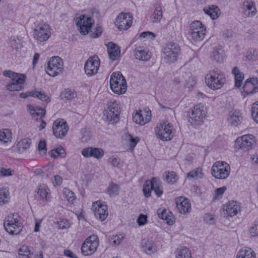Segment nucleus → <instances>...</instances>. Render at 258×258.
I'll return each mask as SVG.
<instances>
[{
    "instance_id": "obj_49",
    "label": "nucleus",
    "mask_w": 258,
    "mask_h": 258,
    "mask_svg": "<svg viewBox=\"0 0 258 258\" xmlns=\"http://www.w3.org/2000/svg\"><path fill=\"white\" fill-rule=\"evenodd\" d=\"M123 139L125 141L130 145H136L140 141V138L138 137H134L129 134H125Z\"/></svg>"
},
{
    "instance_id": "obj_59",
    "label": "nucleus",
    "mask_w": 258,
    "mask_h": 258,
    "mask_svg": "<svg viewBox=\"0 0 258 258\" xmlns=\"http://www.w3.org/2000/svg\"><path fill=\"white\" fill-rule=\"evenodd\" d=\"M147 216L143 214H140L137 220V222L139 226L144 225L147 223Z\"/></svg>"
},
{
    "instance_id": "obj_5",
    "label": "nucleus",
    "mask_w": 258,
    "mask_h": 258,
    "mask_svg": "<svg viewBox=\"0 0 258 258\" xmlns=\"http://www.w3.org/2000/svg\"><path fill=\"white\" fill-rule=\"evenodd\" d=\"M180 51V48L178 45L172 42L167 43L162 48L164 59L169 63L176 60Z\"/></svg>"
},
{
    "instance_id": "obj_1",
    "label": "nucleus",
    "mask_w": 258,
    "mask_h": 258,
    "mask_svg": "<svg viewBox=\"0 0 258 258\" xmlns=\"http://www.w3.org/2000/svg\"><path fill=\"white\" fill-rule=\"evenodd\" d=\"M205 81L209 88L213 90H217L223 87L226 82V78L222 72L215 69L206 75Z\"/></svg>"
},
{
    "instance_id": "obj_7",
    "label": "nucleus",
    "mask_w": 258,
    "mask_h": 258,
    "mask_svg": "<svg viewBox=\"0 0 258 258\" xmlns=\"http://www.w3.org/2000/svg\"><path fill=\"white\" fill-rule=\"evenodd\" d=\"M206 115V112L204 106L201 104L196 105L189 112L188 121L192 125H198L203 122Z\"/></svg>"
},
{
    "instance_id": "obj_57",
    "label": "nucleus",
    "mask_w": 258,
    "mask_h": 258,
    "mask_svg": "<svg viewBox=\"0 0 258 258\" xmlns=\"http://www.w3.org/2000/svg\"><path fill=\"white\" fill-rule=\"evenodd\" d=\"M226 189L227 188L225 186L218 188L215 191L214 199H218L221 198Z\"/></svg>"
},
{
    "instance_id": "obj_12",
    "label": "nucleus",
    "mask_w": 258,
    "mask_h": 258,
    "mask_svg": "<svg viewBox=\"0 0 258 258\" xmlns=\"http://www.w3.org/2000/svg\"><path fill=\"white\" fill-rule=\"evenodd\" d=\"M52 129L55 137L61 139L67 135L69 126L63 119H57L54 121Z\"/></svg>"
},
{
    "instance_id": "obj_28",
    "label": "nucleus",
    "mask_w": 258,
    "mask_h": 258,
    "mask_svg": "<svg viewBox=\"0 0 258 258\" xmlns=\"http://www.w3.org/2000/svg\"><path fill=\"white\" fill-rule=\"evenodd\" d=\"M231 73L234 76L235 86L237 88L240 87L244 78V74L237 67L233 68Z\"/></svg>"
},
{
    "instance_id": "obj_41",
    "label": "nucleus",
    "mask_w": 258,
    "mask_h": 258,
    "mask_svg": "<svg viewBox=\"0 0 258 258\" xmlns=\"http://www.w3.org/2000/svg\"><path fill=\"white\" fill-rule=\"evenodd\" d=\"M163 17L162 9L160 6L156 8L151 16L152 22L153 23L159 22Z\"/></svg>"
},
{
    "instance_id": "obj_63",
    "label": "nucleus",
    "mask_w": 258,
    "mask_h": 258,
    "mask_svg": "<svg viewBox=\"0 0 258 258\" xmlns=\"http://www.w3.org/2000/svg\"><path fill=\"white\" fill-rule=\"evenodd\" d=\"M140 37L150 38L151 39H154L155 37V35L154 33L151 32L146 31L141 33L140 35Z\"/></svg>"
},
{
    "instance_id": "obj_34",
    "label": "nucleus",
    "mask_w": 258,
    "mask_h": 258,
    "mask_svg": "<svg viewBox=\"0 0 258 258\" xmlns=\"http://www.w3.org/2000/svg\"><path fill=\"white\" fill-rule=\"evenodd\" d=\"M141 112V111H140L139 112H137L135 115H133V119L136 123L140 124V125H144L149 121L150 116L146 115V116L144 119Z\"/></svg>"
},
{
    "instance_id": "obj_62",
    "label": "nucleus",
    "mask_w": 258,
    "mask_h": 258,
    "mask_svg": "<svg viewBox=\"0 0 258 258\" xmlns=\"http://www.w3.org/2000/svg\"><path fill=\"white\" fill-rule=\"evenodd\" d=\"M109 109H111L112 111H113L115 113V117L119 116V111L118 107V104L116 102H113L108 107Z\"/></svg>"
},
{
    "instance_id": "obj_52",
    "label": "nucleus",
    "mask_w": 258,
    "mask_h": 258,
    "mask_svg": "<svg viewBox=\"0 0 258 258\" xmlns=\"http://www.w3.org/2000/svg\"><path fill=\"white\" fill-rule=\"evenodd\" d=\"M23 88L22 84L15 82L8 84L6 86V90L10 91H18L22 90Z\"/></svg>"
},
{
    "instance_id": "obj_25",
    "label": "nucleus",
    "mask_w": 258,
    "mask_h": 258,
    "mask_svg": "<svg viewBox=\"0 0 258 258\" xmlns=\"http://www.w3.org/2000/svg\"><path fill=\"white\" fill-rule=\"evenodd\" d=\"M255 137L251 134H247L238 137L235 140L236 145H253L255 144Z\"/></svg>"
},
{
    "instance_id": "obj_42",
    "label": "nucleus",
    "mask_w": 258,
    "mask_h": 258,
    "mask_svg": "<svg viewBox=\"0 0 258 258\" xmlns=\"http://www.w3.org/2000/svg\"><path fill=\"white\" fill-rule=\"evenodd\" d=\"M154 187V183L151 180H147L143 186V191L146 197H149L151 196V191Z\"/></svg>"
},
{
    "instance_id": "obj_40",
    "label": "nucleus",
    "mask_w": 258,
    "mask_h": 258,
    "mask_svg": "<svg viewBox=\"0 0 258 258\" xmlns=\"http://www.w3.org/2000/svg\"><path fill=\"white\" fill-rule=\"evenodd\" d=\"M152 182L154 183L153 190L154 191V192L157 196L160 197L163 193V190L159 179L157 177H153L152 178Z\"/></svg>"
},
{
    "instance_id": "obj_39",
    "label": "nucleus",
    "mask_w": 258,
    "mask_h": 258,
    "mask_svg": "<svg viewBox=\"0 0 258 258\" xmlns=\"http://www.w3.org/2000/svg\"><path fill=\"white\" fill-rule=\"evenodd\" d=\"M212 54L213 58L217 62L222 60L224 58V51L220 46L214 47Z\"/></svg>"
},
{
    "instance_id": "obj_31",
    "label": "nucleus",
    "mask_w": 258,
    "mask_h": 258,
    "mask_svg": "<svg viewBox=\"0 0 258 258\" xmlns=\"http://www.w3.org/2000/svg\"><path fill=\"white\" fill-rule=\"evenodd\" d=\"M237 258H256L255 253L251 248L247 247L241 248L237 252Z\"/></svg>"
},
{
    "instance_id": "obj_56",
    "label": "nucleus",
    "mask_w": 258,
    "mask_h": 258,
    "mask_svg": "<svg viewBox=\"0 0 258 258\" xmlns=\"http://www.w3.org/2000/svg\"><path fill=\"white\" fill-rule=\"evenodd\" d=\"M58 228L61 229H66L70 227V223L68 220L65 219H59L57 222Z\"/></svg>"
},
{
    "instance_id": "obj_64",
    "label": "nucleus",
    "mask_w": 258,
    "mask_h": 258,
    "mask_svg": "<svg viewBox=\"0 0 258 258\" xmlns=\"http://www.w3.org/2000/svg\"><path fill=\"white\" fill-rule=\"evenodd\" d=\"M0 173L3 176H10L12 175V172L10 168L6 169L4 168H1Z\"/></svg>"
},
{
    "instance_id": "obj_46",
    "label": "nucleus",
    "mask_w": 258,
    "mask_h": 258,
    "mask_svg": "<svg viewBox=\"0 0 258 258\" xmlns=\"http://www.w3.org/2000/svg\"><path fill=\"white\" fill-rule=\"evenodd\" d=\"M10 199V194L8 189L0 188V205L7 203Z\"/></svg>"
},
{
    "instance_id": "obj_55",
    "label": "nucleus",
    "mask_w": 258,
    "mask_h": 258,
    "mask_svg": "<svg viewBox=\"0 0 258 258\" xmlns=\"http://www.w3.org/2000/svg\"><path fill=\"white\" fill-rule=\"evenodd\" d=\"M251 115L253 120L258 123V101L252 104Z\"/></svg>"
},
{
    "instance_id": "obj_18",
    "label": "nucleus",
    "mask_w": 258,
    "mask_h": 258,
    "mask_svg": "<svg viewBox=\"0 0 258 258\" xmlns=\"http://www.w3.org/2000/svg\"><path fill=\"white\" fill-rule=\"evenodd\" d=\"M175 204L179 213L185 214L191 210V204L189 201L182 197H179L176 199Z\"/></svg>"
},
{
    "instance_id": "obj_11",
    "label": "nucleus",
    "mask_w": 258,
    "mask_h": 258,
    "mask_svg": "<svg viewBox=\"0 0 258 258\" xmlns=\"http://www.w3.org/2000/svg\"><path fill=\"white\" fill-rule=\"evenodd\" d=\"M50 35V28L47 24L39 25L34 30V38L40 42L48 40Z\"/></svg>"
},
{
    "instance_id": "obj_23",
    "label": "nucleus",
    "mask_w": 258,
    "mask_h": 258,
    "mask_svg": "<svg viewBox=\"0 0 258 258\" xmlns=\"http://www.w3.org/2000/svg\"><path fill=\"white\" fill-rule=\"evenodd\" d=\"M243 118L242 114L240 111H231L229 113L228 122L232 126H237L242 122Z\"/></svg>"
},
{
    "instance_id": "obj_47",
    "label": "nucleus",
    "mask_w": 258,
    "mask_h": 258,
    "mask_svg": "<svg viewBox=\"0 0 258 258\" xmlns=\"http://www.w3.org/2000/svg\"><path fill=\"white\" fill-rule=\"evenodd\" d=\"M104 116H106L108 121H112V123L117 121L119 116L115 117V113L111 109L107 107L104 112Z\"/></svg>"
},
{
    "instance_id": "obj_51",
    "label": "nucleus",
    "mask_w": 258,
    "mask_h": 258,
    "mask_svg": "<svg viewBox=\"0 0 258 258\" xmlns=\"http://www.w3.org/2000/svg\"><path fill=\"white\" fill-rule=\"evenodd\" d=\"M26 76L23 74L16 73V75H13L12 80L13 82L23 85L26 80Z\"/></svg>"
},
{
    "instance_id": "obj_37",
    "label": "nucleus",
    "mask_w": 258,
    "mask_h": 258,
    "mask_svg": "<svg viewBox=\"0 0 258 258\" xmlns=\"http://www.w3.org/2000/svg\"><path fill=\"white\" fill-rule=\"evenodd\" d=\"M33 252L26 245H22L19 249V258H31Z\"/></svg>"
},
{
    "instance_id": "obj_29",
    "label": "nucleus",
    "mask_w": 258,
    "mask_h": 258,
    "mask_svg": "<svg viewBox=\"0 0 258 258\" xmlns=\"http://www.w3.org/2000/svg\"><path fill=\"white\" fill-rule=\"evenodd\" d=\"M203 11L213 20L217 19L220 14V9L217 6L214 5L205 7L203 9Z\"/></svg>"
},
{
    "instance_id": "obj_3",
    "label": "nucleus",
    "mask_w": 258,
    "mask_h": 258,
    "mask_svg": "<svg viewBox=\"0 0 258 258\" xmlns=\"http://www.w3.org/2000/svg\"><path fill=\"white\" fill-rule=\"evenodd\" d=\"M110 86L112 91L117 94H122L126 91L125 78L119 72L112 74L110 79Z\"/></svg>"
},
{
    "instance_id": "obj_58",
    "label": "nucleus",
    "mask_w": 258,
    "mask_h": 258,
    "mask_svg": "<svg viewBox=\"0 0 258 258\" xmlns=\"http://www.w3.org/2000/svg\"><path fill=\"white\" fill-rule=\"evenodd\" d=\"M249 234L251 237H255L258 235V223H255L251 226L249 230Z\"/></svg>"
},
{
    "instance_id": "obj_61",
    "label": "nucleus",
    "mask_w": 258,
    "mask_h": 258,
    "mask_svg": "<svg viewBox=\"0 0 258 258\" xmlns=\"http://www.w3.org/2000/svg\"><path fill=\"white\" fill-rule=\"evenodd\" d=\"M204 221L209 224H212L214 223V215L210 213H206L204 217Z\"/></svg>"
},
{
    "instance_id": "obj_33",
    "label": "nucleus",
    "mask_w": 258,
    "mask_h": 258,
    "mask_svg": "<svg viewBox=\"0 0 258 258\" xmlns=\"http://www.w3.org/2000/svg\"><path fill=\"white\" fill-rule=\"evenodd\" d=\"M32 97L38 98L42 101L47 103L50 102L49 97L45 93L44 91L41 89H35L32 90Z\"/></svg>"
},
{
    "instance_id": "obj_27",
    "label": "nucleus",
    "mask_w": 258,
    "mask_h": 258,
    "mask_svg": "<svg viewBox=\"0 0 258 258\" xmlns=\"http://www.w3.org/2000/svg\"><path fill=\"white\" fill-rule=\"evenodd\" d=\"M158 216L159 218L163 219L169 225H172L174 223V217L171 213L165 209H160L157 212Z\"/></svg>"
},
{
    "instance_id": "obj_21",
    "label": "nucleus",
    "mask_w": 258,
    "mask_h": 258,
    "mask_svg": "<svg viewBox=\"0 0 258 258\" xmlns=\"http://www.w3.org/2000/svg\"><path fill=\"white\" fill-rule=\"evenodd\" d=\"M141 248L143 252L150 255L156 253L158 250L156 244L152 240L149 239L142 240Z\"/></svg>"
},
{
    "instance_id": "obj_43",
    "label": "nucleus",
    "mask_w": 258,
    "mask_h": 258,
    "mask_svg": "<svg viewBox=\"0 0 258 258\" xmlns=\"http://www.w3.org/2000/svg\"><path fill=\"white\" fill-rule=\"evenodd\" d=\"M203 174L202 170L200 168H197L194 170H191L187 174V178L188 179H197L203 177Z\"/></svg>"
},
{
    "instance_id": "obj_22",
    "label": "nucleus",
    "mask_w": 258,
    "mask_h": 258,
    "mask_svg": "<svg viewBox=\"0 0 258 258\" xmlns=\"http://www.w3.org/2000/svg\"><path fill=\"white\" fill-rule=\"evenodd\" d=\"M242 9L244 15L247 17H253L257 13L255 3L252 0L244 1L242 4Z\"/></svg>"
},
{
    "instance_id": "obj_44",
    "label": "nucleus",
    "mask_w": 258,
    "mask_h": 258,
    "mask_svg": "<svg viewBox=\"0 0 258 258\" xmlns=\"http://www.w3.org/2000/svg\"><path fill=\"white\" fill-rule=\"evenodd\" d=\"M107 163L115 168H120L122 166V163L120 159L118 157L114 156H110L107 161Z\"/></svg>"
},
{
    "instance_id": "obj_26",
    "label": "nucleus",
    "mask_w": 258,
    "mask_h": 258,
    "mask_svg": "<svg viewBox=\"0 0 258 258\" xmlns=\"http://www.w3.org/2000/svg\"><path fill=\"white\" fill-rule=\"evenodd\" d=\"M107 51L109 57L112 60L117 59L120 56V48L118 45L112 42H110L108 43Z\"/></svg>"
},
{
    "instance_id": "obj_45",
    "label": "nucleus",
    "mask_w": 258,
    "mask_h": 258,
    "mask_svg": "<svg viewBox=\"0 0 258 258\" xmlns=\"http://www.w3.org/2000/svg\"><path fill=\"white\" fill-rule=\"evenodd\" d=\"M164 180L169 183H173L177 180L178 177L173 171H166L163 174Z\"/></svg>"
},
{
    "instance_id": "obj_8",
    "label": "nucleus",
    "mask_w": 258,
    "mask_h": 258,
    "mask_svg": "<svg viewBox=\"0 0 258 258\" xmlns=\"http://www.w3.org/2000/svg\"><path fill=\"white\" fill-rule=\"evenodd\" d=\"M99 239L95 235H92L86 239L82 245L81 251L84 255L93 254L97 250L99 245Z\"/></svg>"
},
{
    "instance_id": "obj_4",
    "label": "nucleus",
    "mask_w": 258,
    "mask_h": 258,
    "mask_svg": "<svg viewBox=\"0 0 258 258\" xmlns=\"http://www.w3.org/2000/svg\"><path fill=\"white\" fill-rule=\"evenodd\" d=\"M230 172L229 165L225 161H217L212 167V175L216 178L225 179L227 178Z\"/></svg>"
},
{
    "instance_id": "obj_2",
    "label": "nucleus",
    "mask_w": 258,
    "mask_h": 258,
    "mask_svg": "<svg viewBox=\"0 0 258 258\" xmlns=\"http://www.w3.org/2000/svg\"><path fill=\"white\" fill-rule=\"evenodd\" d=\"M4 226L10 234H18L22 229V223L17 214H10L5 218Z\"/></svg>"
},
{
    "instance_id": "obj_60",
    "label": "nucleus",
    "mask_w": 258,
    "mask_h": 258,
    "mask_svg": "<svg viewBox=\"0 0 258 258\" xmlns=\"http://www.w3.org/2000/svg\"><path fill=\"white\" fill-rule=\"evenodd\" d=\"M91 135L90 131L86 130L83 133L82 136L81 138L82 143H85L87 142L91 139Z\"/></svg>"
},
{
    "instance_id": "obj_20",
    "label": "nucleus",
    "mask_w": 258,
    "mask_h": 258,
    "mask_svg": "<svg viewBox=\"0 0 258 258\" xmlns=\"http://www.w3.org/2000/svg\"><path fill=\"white\" fill-rule=\"evenodd\" d=\"M243 88L247 94H253L258 92V80L254 78L247 79L244 82Z\"/></svg>"
},
{
    "instance_id": "obj_36",
    "label": "nucleus",
    "mask_w": 258,
    "mask_h": 258,
    "mask_svg": "<svg viewBox=\"0 0 258 258\" xmlns=\"http://www.w3.org/2000/svg\"><path fill=\"white\" fill-rule=\"evenodd\" d=\"M61 99L64 102L71 100L77 96V93L71 89H66L61 94Z\"/></svg>"
},
{
    "instance_id": "obj_9",
    "label": "nucleus",
    "mask_w": 258,
    "mask_h": 258,
    "mask_svg": "<svg viewBox=\"0 0 258 258\" xmlns=\"http://www.w3.org/2000/svg\"><path fill=\"white\" fill-rule=\"evenodd\" d=\"M94 24V20L91 17L82 15L76 19V25L82 35L88 34Z\"/></svg>"
},
{
    "instance_id": "obj_14",
    "label": "nucleus",
    "mask_w": 258,
    "mask_h": 258,
    "mask_svg": "<svg viewBox=\"0 0 258 258\" xmlns=\"http://www.w3.org/2000/svg\"><path fill=\"white\" fill-rule=\"evenodd\" d=\"M100 66V60L97 55L90 57L86 61L84 69L86 74L92 76L96 74Z\"/></svg>"
},
{
    "instance_id": "obj_19",
    "label": "nucleus",
    "mask_w": 258,
    "mask_h": 258,
    "mask_svg": "<svg viewBox=\"0 0 258 258\" xmlns=\"http://www.w3.org/2000/svg\"><path fill=\"white\" fill-rule=\"evenodd\" d=\"M104 151L101 148L89 147L82 151V154L86 158L94 157L97 159H101L104 156Z\"/></svg>"
},
{
    "instance_id": "obj_30",
    "label": "nucleus",
    "mask_w": 258,
    "mask_h": 258,
    "mask_svg": "<svg viewBox=\"0 0 258 258\" xmlns=\"http://www.w3.org/2000/svg\"><path fill=\"white\" fill-rule=\"evenodd\" d=\"M28 108L31 114L32 117L38 120V117L39 116L40 120H42L44 117L45 114V110L43 109L39 108L38 107L34 108L32 106L28 105Z\"/></svg>"
},
{
    "instance_id": "obj_24",
    "label": "nucleus",
    "mask_w": 258,
    "mask_h": 258,
    "mask_svg": "<svg viewBox=\"0 0 258 258\" xmlns=\"http://www.w3.org/2000/svg\"><path fill=\"white\" fill-rule=\"evenodd\" d=\"M135 55L136 59L144 61L149 60L151 57V53L144 47L141 46L135 48Z\"/></svg>"
},
{
    "instance_id": "obj_15",
    "label": "nucleus",
    "mask_w": 258,
    "mask_h": 258,
    "mask_svg": "<svg viewBox=\"0 0 258 258\" xmlns=\"http://www.w3.org/2000/svg\"><path fill=\"white\" fill-rule=\"evenodd\" d=\"M222 210L225 217H232L240 212V206L236 201H232L223 205Z\"/></svg>"
},
{
    "instance_id": "obj_32",
    "label": "nucleus",
    "mask_w": 258,
    "mask_h": 258,
    "mask_svg": "<svg viewBox=\"0 0 258 258\" xmlns=\"http://www.w3.org/2000/svg\"><path fill=\"white\" fill-rule=\"evenodd\" d=\"M37 195L40 197V200L43 201H47V196L49 194V189L45 184H41L38 186L37 190Z\"/></svg>"
},
{
    "instance_id": "obj_50",
    "label": "nucleus",
    "mask_w": 258,
    "mask_h": 258,
    "mask_svg": "<svg viewBox=\"0 0 258 258\" xmlns=\"http://www.w3.org/2000/svg\"><path fill=\"white\" fill-rule=\"evenodd\" d=\"M119 189L118 185L111 183L107 188V193L110 197H114L118 195Z\"/></svg>"
},
{
    "instance_id": "obj_16",
    "label": "nucleus",
    "mask_w": 258,
    "mask_h": 258,
    "mask_svg": "<svg viewBox=\"0 0 258 258\" xmlns=\"http://www.w3.org/2000/svg\"><path fill=\"white\" fill-rule=\"evenodd\" d=\"M92 209L95 216L101 221H104L107 217L108 215L107 207L105 205L102 204L100 201L94 202Z\"/></svg>"
},
{
    "instance_id": "obj_10",
    "label": "nucleus",
    "mask_w": 258,
    "mask_h": 258,
    "mask_svg": "<svg viewBox=\"0 0 258 258\" xmlns=\"http://www.w3.org/2000/svg\"><path fill=\"white\" fill-rule=\"evenodd\" d=\"M206 28L199 21H195L190 25V35L195 41H201L205 35Z\"/></svg>"
},
{
    "instance_id": "obj_53",
    "label": "nucleus",
    "mask_w": 258,
    "mask_h": 258,
    "mask_svg": "<svg viewBox=\"0 0 258 258\" xmlns=\"http://www.w3.org/2000/svg\"><path fill=\"white\" fill-rule=\"evenodd\" d=\"M123 238L121 234L112 235L109 237V242L110 245H117L120 243Z\"/></svg>"
},
{
    "instance_id": "obj_13",
    "label": "nucleus",
    "mask_w": 258,
    "mask_h": 258,
    "mask_svg": "<svg viewBox=\"0 0 258 258\" xmlns=\"http://www.w3.org/2000/svg\"><path fill=\"white\" fill-rule=\"evenodd\" d=\"M172 130V125L166 122L160 125L159 129L156 131V134L162 141H169L173 136Z\"/></svg>"
},
{
    "instance_id": "obj_35",
    "label": "nucleus",
    "mask_w": 258,
    "mask_h": 258,
    "mask_svg": "<svg viewBox=\"0 0 258 258\" xmlns=\"http://www.w3.org/2000/svg\"><path fill=\"white\" fill-rule=\"evenodd\" d=\"M176 258H191V252L189 249L185 247L177 248L175 251Z\"/></svg>"
},
{
    "instance_id": "obj_6",
    "label": "nucleus",
    "mask_w": 258,
    "mask_h": 258,
    "mask_svg": "<svg viewBox=\"0 0 258 258\" xmlns=\"http://www.w3.org/2000/svg\"><path fill=\"white\" fill-rule=\"evenodd\" d=\"M63 64L62 59L60 57H52L45 68V71L48 75L55 77L62 72Z\"/></svg>"
},
{
    "instance_id": "obj_17",
    "label": "nucleus",
    "mask_w": 258,
    "mask_h": 258,
    "mask_svg": "<svg viewBox=\"0 0 258 258\" xmlns=\"http://www.w3.org/2000/svg\"><path fill=\"white\" fill-rule=\"evenodd\" d=\"M132 24V18L129 14L121 13L116 18L115 24L119 29L127 30Z\"/></svg>"
},
{
    "instance_id": "obj_54",
    "label": "nucleus",
    "mask_w": 258,
    "mask_h": 258,
    "mask_svg": "<svg viewBox=\"0 0 258 258\" xmlns=\"http://www.w3.org/2000/svg\"><path fill=\"white\" fill-rule=\"evenodd\" d=\"M63 194L70 203H73L76 199L74 193L69 188H64Z\"/></svg>"
},
{
    "instance_id": "obj_48",
    "label": "nucleus",
    "mask_w": 258,
    "mask_h": 258,
    "mask_svg": "<svg viewBox=\"0 0 258 258\" xmlns=\"http://www.w3.org/2000/svg\"><path fill=\"white\" fill-rule=\"evenodd\" d=\"M50 156L53 158H55L58 156L64 157L66 155L65 150L62 146H59L54 150H51L49 152Z\"/></svg>"
},
{
    "instance_id": "obj_38",
    "label": "nucleus",
    "mask_w": 258,
    "mask_h": 258,
    "mask_svg": "<svg viewBox=\"0 0 258 258\" xmlns=\"http://www.w3.org/2000/svg\"><path fill=\"white\" fill-rule=\"evenodd\" d=\"M12 133L9 129H4L0 131V141L4 143H8L11 141L12 137Z\"/></svg>"
}]
</instances>
